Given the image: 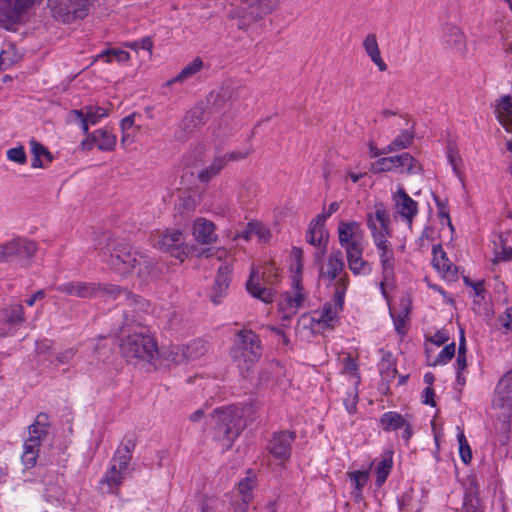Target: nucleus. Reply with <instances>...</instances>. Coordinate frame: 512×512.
Listing matches in <instances>:
<instances>
[{
  "mask_svg": "<svg viewBox=\"0 0 512 512\" xmlns=\"http://www.w3.org/2000/svg\"><path fill=\"white\" fill-rule=\"evenodd\" d=\"M99 256L107 265L120 275H127L138 267L139 276L152 273L153 263L146 255L134 250L132 246L119 239H109L99 251Z\"/></svg>",
  "mask_w": 512,
  "mask_h": 512,
  "instance_id": "nucleus-1",
  "label": "nucleus"
},
{
  "mask_svg": "<svg viewBox=\"0 0 512 512\" xmlns=\"http://www.w3.org/2000/svg\"><path fill=\"white\" fill-rule=\"evenodd\" d=\"M122 336L120 351L128 361L145 362L156 365L159 350L147 326L127 328Z\"/></svg>",
  "mask_w": 512,
  "mask_h": 512,
  "instance_id": "nucleus-2",
  "label": "nucleus"
},
{
  "mask_svg": "<svg viewBox=\"0 0 512 512\" xmlns=\"http://www.w3.org/2000/svg\"><path fill=\"white\" fill-rule=\"evenodd\" d=\"M114 293L110 299L117 301L123 308V321L119 328L120 333H124L127 328H138L146 326V315L150 311V303L139 295L133 294L127 288L114 286Z\"/></svg>",
  "mask_w": 512,
  "mask_h": 512,
  "instance_id": "nucleus-3",
  "label": "nucleus"
},
{
  "mask_svg": "<svg viewBox=\"0 0 512 512\" xmlns=\"http://www.w3.org/2000/svg\"><path fill=\"white\" fill-rule=\"evenodd\" d=\"M262 350L259 336L252 330L242 329L237 333L230 356L243 378L249 376L251 367L261 358Z\"/></svg>",
  "mask_w": 512,
  "mask_h": 512,
  "instance_id": "nucleus-4",
  "label": "nucleus"
},
{
  "mask_svg": "<svg viewBox=\"0 0 512 512\" xmlns=\"http://www.w3.org/2000/svg\"><path fill=\"white\" fill-rule=\"evenodd\" d=\"M254 411V406L249 405L242 409L241 414L234 406L222 407L214 410L216 436L223 442V446L230 448L233 441L245 428L246 422L242 421V415Z\"/></svg>",
  "mask_w": 512,
  "mask_h": 512,
  "instance_id": "nucleus-5",
  "label": "nucleus"
},
{
  "mask_svg": "<svg viewBox=\"0 0 512 512\" xmlns=\"http://www.w3.org/2000/svg\"><path fill=\"white\" fill-rule=\"evenodd\" d=\"M492 408L497 411L496 428L503 433L509 431L512 417V369L498 381L492 398Z\"/></svg>",
  "mask_w": 512,
  "mask_h": 512,
  "instance_id": "nucleus-6",
  "label": "nucleus"
},
{
  "mask_svg": "<svg viewBox=\"0 0 512 512\" xmlns=\"http://www.w3.org/2000/svg\"><path fill=\"white\" fill-rule=\"evenodd\" d=\"M49 416L39 413L28 428L29 437L24 441L22 463L26 468H32L36 464L41 441L48 435Z\"/></svg>",
  "mask_w": 512,
  "mask_h": 512,
  "instance_id": "nucleus-7",
  "label": "nucleus"
},
{
  "mask_svg": "<svg viewBox=\"0 0 512 512\" xmlns=\"http://www.w3.org/2000/svg\"><path fill=\"white\" fill-rule=\"evenodd\" d=\"M114 284H101L97 282L69 281L54 287L57 292L82 299L104 297L110 299L114 293Z\"/></svg>",
  "mask_w": 512,
  "mask_h": 512,
  "instance_id": "nucleus-8",
  "label": "nucleus"
},
{
  "mask_svg": "<svg viewBox=\"0 0 512 512\" xmlns=\"http://www.w3.org/2000/svg\"><path fill=\"white\" fill-rule=\"evenodd\" d=\"M276 276L274 268L270 264L263 267L261 275L255 267H252L250 277L246 283V289L253 297L265 303H271L273 302L275 291L273 288L267 287L266 285L272 284V277Z\"/></svg>",
  "mask_w": 512,
  "mask_h": 512,
  "instance_id": "nucleus-9",
  "label": "nucleus"
},
{
  "mask_svg": "<svg viewBox=\"0 0 512 512\" xmlns=\"http://www.w3.org/2000/svg\"><path fill=\"white\" fill-rule=\"evenodd\" d=\"M37 251L36 242L23 237H16L11 241L0 245V263L18 260L25 262L30 260Z\"/></svg>",
  "mask_w": 512,
  "mask_h": 512,
  "instance_id": "nucleus-10",
  "label": "nucleus"
},
{
  "mask_svg": "<svg viewBox=\"0 0 512 512\" xmlns=\"http://www.w3.org/2000/svg\"><path fill=\"white\" fill-rule=\"evenodd\" d=\"M157 246L160 250L170 253L172 257L181 262L190 253V247L185 243V236L179 230H167L161 234L157 240Z\"/></svg>",
  "mask_w": 512,
  "mask_h": 512,
  "instance_id": "nucleus-11",
  "label": "nucleus"
},
{
  "mask_svg": "<svg viewBox=\"0 0 512 512\" xmlns=\"http://www.w3.org/2000/svg\"><path fill=\"white\" fill-rule=\"evenodd\" d=\"M292 287L293 292H285L282 295V300L279 303V311L281 312V318L284 321L291 320L305 299L303 287L301 286V280L299 277L293 278Z\"/></svg>",
  "mask_w": 512,
  "mask_h": 512,
  "instance_id": "nucleus-12",
  "label": "nucleus"
},
{
  "mask_svg": "<svg viewBox=\"0 0 512 512\" xmlns=\"http://www.w3.org/2000/svg\"><path fill=\"white\" fill-rule=\"evenodd\" d=\"M24 322V307L21 304L6 306L1 311L0 337L13 335Z\"/></svg>",
  "mask_w": 512,
  "mask_h": 512,
  "instance_id": "nucleus-13",
  "label": "nucleus"
},
{
  "mask_svg": "<svg viewBox=\"0 0 512 512\" xmlns=\"http://www.w3.org/2000/svg\"><path fill=\"white\" fill-rule=\"evenodd\" d=\"M296 434L293 431H279L272 434L267 449L280 462H286L291 456L292 443Z\"/></svg>",
  "mask_w": 512,
  "mask_h": 512,
  "instance_id": "nucleus-14",
  "label": "nucleus"
},
{
  "mask_svg": "<svg viewBox=\"0 0 512 512\" xmlns=\"http://www.w3.org/2000/svg\"><path fill=\"white\" fill-rule=\"evenodd\" d=\"M51 9L60 16L69 20L73 18L83 19L90 5V0H48Z\"/></svg>",
  "mask_w": 512,
  "mask_h": 512,
  "instance_id": "nucleus-15",
  "label": "nucleus"
},
{
  "mask_svg": "<svg viewBox=\"0 0 512 512\" xmlns=\"http://www.w3.org/2000/svg\"><path fill=\"white\" fill-rule=\"evenodd\" d=\"M232 268L230 264H222L217 270V275L209 294L210 300L214 304H220L227 295V291L231 281Z\"/></svg>",
  "mask_w": 512,
  "mask_h": 512,
  "instance_id": "nucleus-16",
  "label": "nucleus"
},
{
  "mask_svg": "<svg viewBox=\"0 0 512 512\" xmlns=\"http://www.w3.org/2000/svg\"><path fill=\"white\" fill-rule=\"evenodd\" d=\"M364 231L358 222L341 221L338 226V239L342 248L347 249L350 245L363 244Z\"/></svg>",
  "mask_w": 512,
  "mask_h": 512,
  "instance_id": "nucleus-17",
  "label": "nucleus"
},
{
  "mask_svg": "<svg viewBox=\"0 0 512 512\" xmlns=\"http://www.w3.org/2000/svg\"><path fill=\"white\" fill-rule=\"evenodd\" d=\"M394 202L396 212L411 226L414 217L418 213V203L402 188L394 195Z\"/></svg>",
  "mask_w": 512,
  "mask_h": 512,
  "instance_id": "nucleus-18",
  "label": "nucleus"
},
{
  "mask_svg": "<svg viewBox=\"0 0 512 512\" xmlns=\"http://www.w3.org/2000/svg\"><path fill=\"white\" fill-rule=\"evenodd\" d=\"M343 305L344 302L341 299V293H338L337 296H333L331 301L326 302L319 311L315 312L319 314L317 322L328 328H333L338 321V314L342 311Z\"/></svg>",
  "mask_w": 512,
  "mask_h": 512,
  "instance_id": "nucleus-19",
  "label": "nucleus"
},
{
  "mask_svg": "<svg viewBox=\"0 0 512 512\" xmlns=\"http://www.w3.org/2000/svg\"><path fill=\"white\" fill-rule=\"evenodd\" d=\"M344 267L345 263L342 252L340 250H334L330 253L326 265L320 267L319 278L331 283L341 275Z\"/></svg>",
  "mask_w": 512,
  "mask_h": 512,
  "instance_id": "nucleus-20",
  "label": "nucleus"
},
{
  "mask_svg": "<svg viewBox=\"0 0 512 512\" xmlns=\"http://www.w3.org/2000/svg\"><path fill=\"white\" fill-rule=\"evenodd\" d=\"M329 234L325 227H317L309 224L307 233H306V241L315 247L318 248V251L315 253V260L321 261L322 257L326 252V247L328 244Z\"/></svg>",
  "mask_w": 512,
  "mask_h": 512,
  "instance_id": "nucleus-21",
  "label": "nucleus"
},
{
  "mask_svg": "<svg viewBox=\"0 0 512 512\" xmlns=\"http://www.w3.org/2000/svg\"><path fill=\"white\" fill-rule=\"evenodd\" d=\"M136 447V440L133 435H126L114 453L111 463L127 471L132 459V453Z\"/></svg>",
  "mask_w": 512,
  "mask_h": 512,
  "instance_id": "nucleus-22",
  "label": "nucleus"
},
{
  "mask_svg": "<svg viewBox=\"0 0 512 512\" xmlns=\"http://www.w3.org/2000/svg\"><path fill=\"white\" fill-rule=\"evenodd\" d=\"M193 236L201 244H211L217 239L215 225L204 218H197L193 223Z\"/></svg>",
  "mask_w": 512,
  "mask_h": 512,
  "instance_id": "nucleus-23",
  "label": "nucleus"
},
{
  "mask_svg": "<svg viewBox=\"0 0 512 512\" xmlns=\"http://www.w3.org/2000/svg\"><path fill=\"white\" fill-rule=\"evenodd\" d=\"M207 121L206 112L203 107L195 106L186 113L180 123V129L185 133H191Z\"/></svg>",
  "mask_w": 512,
  "mask_h": 512,
  "instance_id": "nucleus-24",
  "label": "nucleus"
},
{
  "mask_svg": "<svg viewBox=\"0 0 512 512\" xmlns=\"http://www.w3.org/2000/svg\"><path fill=\"white\" fill-rule=\"evenodd\" d=\"M410 313V301L402 297L399 304V310L390 307V315L393 319L395 330L398 334H406V322Z\"/></svg>",
  "mask_w": 512,
  "mask_h": 512,
  "instance_id": "nucleus-25",
  "label": "nucleus"
},
{
  "mask_svg": "<svg viewBox=\"0 0 512 512\" xmlns=\"http://www.w3.org/2000/svg\"><path fill=\"white\" fill-rule=\"evenodd\" d=\"M433 265L443 273V276L450 279L455 275V270L450 260L447 258L445 251L440 244L432 247Z\"/></svg>",
  "mask_w": 512,
  "mask_h": 512,
  "instance_id": "nucleus-26",
  "label": "nucleus"
},
{
  "mask_svg": "<svg viewBox=\"0 0 512 512\" xmlns=\"http://www.w3.org/2000/svg\"><path fill=\"white\" fill-rule=\"evenodd\" d=\"M247 11L254 21L270 14L277 6L276 0H247Z\"/></svg>",
  "mask_w": 512,
  "mask_h": 512,
  "instance_id": "nucleus-27",
  "label": "nucleus"
},
{
  "mask_svg": "<svg viewBox=\"0 0 512 512\" xmlns=\"http://www.w3.org/2000/svg\"><path fill=\"white\" fill-rule=\"evenodd\" d=\"M444 42L457 52L465 50V37L461 30L454 25H445L443 28Z\"/></svg>",
  "mask_w": 512,
  "mask_h": 512,
  "instance_id": "nucleus-28",
  "label": "nucleus"
},
{
  "mask_svg": "<svg viewBox=\"0 0 512 512\" xmlns=\"http://www.w3.org/2000/svg\"><path fill=\"white\" fill-rule=\"evenodd\" d=\"M31 152L33 154V158L31 160L32 168H43L45 167V162L50 163L53 160V156L51 152L41 143L36 141L35 139L30 140Z\"/></svg>",
  "mask_w": 512,
  "mask_h": 512,
  "instance_id": "nucleus-29",
  "label": "nucleus"
},
{
  "mask_svg": "<svg viewBox=\"0 0 512 512\" xmlns=\"http://www.w3.org/2000/svg\"><path fill=\"white\" fill-rule=\"evenodd\" d=\"M381 267H382V276L383 280L381 282V291L385 298H387V293L385 291L384 283L389 281L394 276V253L393 250H385L384 252L379 253Z\"/></svg>",
  "mask_w": 512,
  "mask_h": 512,
  "instance_id": "nucleus-30",
  "label": "nucleus"
},
{
  "mask_svg": "<svg viewBox=\"0 0 512 512\" xmlns=\"http://www.w3.org/2000/svg\"><path fill=\"white\" fill-rule=\"evenodd\" d=\"M363 46L371 61L377 65L378 69L380 71L387 70V65L381 58L379 46L374 34H369L366 36L363 42Z\"/></svg>",
  "mask_w": 512,
  "mask_h": 512,
  "instance_id": "nucleus-31",
  "label": "nucleus"
},
{
  "mask_svg": "<svg viewBox=\"0 0 512 512\" xmlns=\"http://www.w3.org/2000/svg\"><path fill=\"white\" fill-rule=\"evenodd\" d=\"M397 172L406 174H417L421 171L420 163L407 152L395 155Z\"/></svg>",
  "mask_w": 512,
  "mask_h": 512,
  "instance_id": "nucleus-32",
  "label": "nucleus"
},
{
  "mask_svg": "<svg viewBox=\"0 0 512 512\" xmlns=\"http://www.w3.org/2000/svg\"><path fill=\"white\" fill-rule=\"evenodd\" d=\"M367 226L372 233L374 244L380 252L385 250H392L389 241L386 236L389 234V230H378V226L375 224L374 219L371 215L367 216Z\"/></svg>",
  "mask_w": 512,
  "mask_h": 512,
  "instance_id": "nucleus-33",
  "label": "nucleus"
},
{
  "mask_svg": "<svg viewBox=\"0 0 512 512\" xmlns=\"http://www.w3.org/2000/svg\"><path fill=\"white\" fill-rule=\"evenodd\" d=\"M126 472L127 471L125 469L119 468L116 464L111 463L110 468L104 474L101 483L108 486V492H112L122 484L125 479Z\"/></svg>",
  "mask_w": 512,
  "mask_h": 512,
  "instance_id": "nucleus-34",
  "label": "nucleus"
},
{
  "mask_svg": "<svg viewBox=\"0 0 512 512\" xmlns=\"http://www.w3.org/2000/svg\"><path fill=\"white\" fill-rule=\"evenodd\" d=\"M495 113L504 127L512 124V98L508 95L501 97L497 101Z\"/></svg>",
  "mask_w": 512,
  "mask_h": 512,
  "instance_id": "nucleus-35",
  "label": "nucleus"
},
{
  "mask_svg": "<svg viewBox=\"0 0 512 512\" xmlns=\"http://www.w3.org/2000/svg\"><path fill=\"white\" fill-rule=\"evenodd\" d=\"M405 422V418L401 414L394 411L385 412L379 419L380 427L385 432L401 429L404 427Z\"/></svg>",
  "mask_w": 512,
  "mask_h": 512,
  "instance_id": "nucleus-36",
  "label": "nucleus"
},
{
  "mask_svg": "<svg viewBox=\"0 0 512 512\" xmlns=\"http://www.w3.org/2000/svg\"><path fill=\"white\" fill-rule=\"evenodd\" d=\"M393 453L387 451L384 453L382 459L376 467V479L375 484L377 487H381L387 480L393 466Z\"/></svg>",
  "mask_w": 512,
  "mask_h": 512,
  "instance_id": "nucleus-37",
  "label": "nucleus"
},
{
  "mask_svg": "<svg viewBox=\"0 0 512 512\" xmlns=\"http://www.w3.org/2000/svg\"><path fill=\"white\" fill-rule=\"evenodd\" d=\"M89 137L96 142L101 151H111L116 145V137L105 129H98L91 133Z\"/></svg>",
  "mask_w": 512,
  "mask_h": 512,
  "instance_id": "nucleus-38",
  "label": "nucleus"
},
{
  "mask_svg": "<svg viewBox=\"0 0 512 512\" xmlns=\"http://www.w3.org/2000/svg\"><path fill=\"white\" fill-rule=\"evenodd\" d=\"M203 68V61L200 57H196L192 62L188 63L180 73L172 80L168 81V85L176 82H184L185 80L193 77Z\"/></svg>",
  "mask_w": 512,
  "mask_h": 512,
  "instance_id": "nucleus-39",
  "label": "nucleus"
},
{
  "mask_svg": "<svg viewBox=\"0 0 512 512\" xmlns=\"http://www.w3.org/2000/svg\"><path fill=\"white\" fill-rule=\"evenodd\" d=\"M414 139V131L404 129L401 130L399 135L389 144L386 146V151H399L402 149H406L410 147Z\"/></svg>",
  "mask_w": 512,
  "mask_h": 512,
  "instance_id": "nucleus-40",
  "label": "nucleus"
},
{
  "mask_svg": "<svg viewBox=\"0 0 512 512\" xmlns=\"http://www.w3.org/2000/svg\"><path fill=\"white\" fill-rule=\"evenodd\" d=\"M227 164V159L224 156H218L214 159L212 164L208 167L203 169L199 173V178L202 182H208L212 177L217 175Z\"/></svg>",
  "mask_w": 512,
  "mask_h": 512,
  "instance_id": "nucleus-41",
  "label": "nucleus"
},
{
  "mask_svg": "<svg viewBox=\"0 0 512 512\" xmlns=\"http://www.w3.org/2000/svg\"><path fill=\"white\" fill-rule=\"evenodd\" d=\"M375 224L378 226V230H389V212L383 203H376L374 206V213L370 214Z\"/></svg>",
  "mask_w": 512,
  "mask_h": 512,
  "instance_id": "nucleus-42",
  "label": "nucleus"
},
{
  "mask_svg": "<svg viewBox=\"0 0 512 512\" xmlns=\"http://www.w3.org/2000/svg\"><path fill=\"white\" fill-rule=\"evenodd\" d=\"M97 58L99 60H104L107 63L112 62L113 60L118 63H125L130 59V54L122 49L111 48L101 52Z\"/></svg>",
  "mask_w": 512,
  "mask_h": 512,
  "instance_id": "nucleus-43",
  "label": "nucleus"
},
{
  "mask_svg": "<svg viewBox=\"0 0 512 512\" xmlns=\"http://www.w3.org/2000/svg\"><path fill=\"white\" fill-rule=\"evenodd\" d=\"M256 487V478L254 475L247 476L240 480L238 490L242 497V501L250 503L253 499V489Z\"/></svg>",
  "mask_w": 512,
  "mask_h": 512,
  "instance_id": "nucleus-44",
  "label": "nucleus"
},
{
  "mask_svg": "<svg viewBox=\"0 0 512 512\" xmlns=\"http://www.w3.org/2000/svg\"><path fill=\"white\" fill-rule=\"evenodd\" d=\"M183 351L186 361L195 360L206 352L205 344L202 340H195L187 345H183Z\"/></svg>",
  "mask_w": 512,
  "mask_h": 512,
  "instance_id": "nucleus-45",
  "label": "nucleus"
},
{
  "mask_svg": "<svg viewBox=\"0 0 512 512\" xmlns=\"http://www.w3.org/2000/svg\"><path fill=\"white\" fill-rule=\"evenodd\" d=\"M395 156L383 157L376 160L371 165V171L375 174L383 172H397Z\"/></svg>",
  "mask_w": 512,
  "mask_h": 512,
  "instance_id": "nucleus-46",
  "label": "nucleus"
},
{
  "mask_svg": "<svg viewBox=\"0 0 512 512\" xmlns=\"http://www.w3.org/2000/svg\"><path fill=\"white\" fill-rule=\"evenodd\" d=\"M159 356L163 357L165 361L174 364H181L186 361L183 345L170 346L167 350L159 351Z\"/></svg>",
  "mask_w": 512,
  "mask_h": 512,
  "instance_id": "nucleus-47",
  "label": "nucleus"
},
{
  "mask_svg": "<svg viewBox=\"0 0 512 512\" xmlns=\"http://www.w3.org/2000/svg\"><path fill=\"white\" fill-rule=\"evenodd\" d=\"M81 110L91 125H96L102 118L108 116V110L100 106H85Z\"/></svg>",
  "mask_w": 512,
  "mask_h": 512,
  "instance_id": "nucleus-48",
  "label": "nucleus"
},
{
  "mask_svg": "<svg viewBox=\"0 0 512 512\" xmlns=\"http://www.w3.org/2000/svg\"><path fill=\"white\" fill-rule=\"evenodd\" d=\"M227 99V93L224 91L211 92L207 97V105L212 111H220L224 108Z\"/></svg>",
  "mask_w": 512,
  "mask_h": 512,
  "instance_id": "nucleus-49",
  "label": "nucleus"
},
{
  "mask_svg": "<svg viewBox=\"0 0 512 512\" xmlns=\"http://www.w3.org/2000/svg\"><path fill=\"white\" fill-rule=\"evenodd\" d=\"M350 480L354 485L355 491L353 492L355 496L361 494L363 487L366 485L369 476L365 471H353L349 474Z\"/></svg>",
  "mask_w": 512,
  "mask_h": 512,
  "instance_id": "nucleus-50",
  "label": "nucleus"
},
{
  "mask_svg": "<svg viewBox=\"0 0 512 512\" xmlns=\"http://www.w3.org/2000/svg\"><path fill=\"white\" fill-rule=\"evenodd\" d=\"M433 199L437 206L438 217L440 218L441 223L444 224L446 222L450 229L453 230V225L447 208V202L445 200H442L439 196L435 194H433Z\"/></svg>",
  "mask_w": 512,
  "mask_h": 512,
  "instance_id": "nucleus-51",
  "label": "nucleus"
},
{
  "mask_svg": "<svg viewBox=\"0 0 512 512\" xmlns=\"http://www.w3.org/2000/svg\"><path fill=\"white\" fill-rule=\"evenodd\" d=\"M6 156L8 160L19 165H24L27 162L26 152L22 145L8 149Z\"/></svg>",
  "mask_w": 512,
  "mask_h": 512,
  "instance_id": "nucleus-52",
  "label": "nucleus"
},
{
  "mask_svg": "<svg viewBox=\"0 0 512 512\" xmlns=\"http://www.w3.org/2000/svg\"><path fill=\"white\" fill-rule=\"evenodd\" d=\"M69 119L71 122L77 123L81 127L82 132L85 135L90 134L89 133V125H91V124L87 120V118H85V113L83 110H72L69 113Z\"/></svg>",
  "mask_w": 512,
  "mask_h": 512,
  "instance_id": "nucleus-53",
  "label": "nucleus"
},
{
  "mask_svg": "<svg viewBox=\"0 0 512 512\" xmlns=\"http://www.w3.org/2000/svg\"><path fill=\"white\" fill-rule=\"evenodd\" d=\"M349 269L354 275H368L372 271L371 264L363 259V256L357 261L349 263Z\"/></svg>",
  "mask_w": 512,
  "mask_h": 512,
  "instance_id": "nucleus-54",
  "label": "nucleus"
},
{
  "mask_svg": "<svg viewBox=\"0 0 512 512\" xmlns=\"http://www.w3.org/2000/svg\"><path fill=\"white\" fill-rule=\"evenodd\" d=\"M455 343L452 342L446 345L437 355L433 365H444L448 363L455 355Z\"/></svg>",
  "mask_w": 512,
  "mask_h": 512,
  "instance_id": "nucleus-55",
  "label": "nucleus"
},
{
  "mask_svg": "<svg viewBox=\"0 0 512 512\" xmlns=\"http://www.w3.org/2000/svg\"><path fill=\"white\" fill-rule=\"evenodd\" d=\"M457 438H458V442H459V453H460L461 460L465 464H467L472 459L471 448H470V446H469V444H468V442L466 440V437L463 434V432H460L457 435Z\"/></svg>",
  "mask_w": 512,
  "mask_h": 512,
  "instance_id": "nucleus-56",
  "label": "nucleus"
},
{
  "mask_svg": "<svg viewBox=\"0 0 512 512\" xmlns=\"http://www.w3.org/2000/svg\"><path fill=\"white\" fill-rule=\"evenodd\" d=\"M134 126V115H128L125 118L121 120L120 127L123 133L121 142L127 143L132 142L133 140L130 139V133L129 130H131Z\"/></svg>",
  "mask_w": 512,
  "mask_h": 512,
  "instance_id": "nucleus-57",
  "label": "nucleus"
},
{
  "mask_svg": "<svg viewBox=\"0 0 512 512\" xmlns=\"http://www.w3.org/2000/svg\"><path fill=\"white\" fill-rule=\"evenodd\" d=\"M345 252H346L347 262L349 264V263L357 261L359 258H361L363 256L364 246H363V244L350 245V247H347V249H345Z\"/></svg>",
  "mask_w": 512,
  "mask_h": 512,
  "instance_id": "nucleus-58",
  "label": "nucleus"
},
{
  "mask_svg": "<svg viewBox=\"0 0 512 512\" xmlns=\"http://www.w3.org/2000/svg\"><path fill=\"white\" fill-rule=\"evenodd\" d=\"M349 286V278L346 273H344L342 276H339V278L336 280L335 283V292L333 296H337L338 293H341V299L344 302L345 294L347 291V288Z\"/></svg>",
  "mask_w": 512,
  "mask_h": 512,
  "instance_id": "nucleus-59",
  "label": "nucleus"
},
{
  "mask_svg": "<svg viewBox=\"0 0 512 512\" xmlns=\"http://www.w3.org/2000/svg\"><path fill=\"white\" fill-rule=\"evenodd\" d=\"M128 46L135 51L144 50L148 53H151L153 42L150 37H144L141 40L128 44Z\"/></svg>",
  "mask_w": 512,
  "mask_h": 512,
  "instance_id": "nucleus-60",
  "label": "nucleus"
},
{
  "mask_svg": "<svg viewBox=\"0 0 512 512\" xmlns=\"http://www.w3.org/2000/svg\"><path fill=\"white\" fill-rule=\"evenodd\" d=\"M253 149L251 147V145L245 149L244 151H232L230 153H227L225 155H223L224 157H226L227 159V163L229 161H239V160H242L244 158H246L250 153H252Z\"/></svg>",
  "mask_w": 512,
  "mask_h": 512,
  "instance_id": "nucleus-61",
  "label": "nucleus"
},
{
  "mask_svg": "<svg viewBox=\"0 0 512 512\" xmlns=\"http://www.w3.org/2000/svg\"><path fill=\"white\" fill-rule=\"evenodd\" d=\"M252 21H254V20L251 17V15L249 14V11L245 10V11H243V15L236 19L235 25L240 30H247L250 25V22H252Z\"/></svg>",
  "mask_w": 512,
  "mask_h": 512,
  "instance_id": "nucleus-62",
  "label": "nucleus"
},
{
  "mask_svg": "<svg viewBox=\"0 0 512 512\" xmlns=\"http://www.w3.org/2000/svg\"><path fill=\"white\" fill-rule=\"evenodd\" d=\"M256 230H262V225L257 222H251L247 225L246 229L239 234V237L250 240Z\"/></svg>",
  "mask_w": 512,
  "mask_h": 512,
  "instance_id": "nucleus-63",
  "label": "nucleus"
},
{
  "mask_svg": "<svg viewBox=\"0 0 512 512\" xmlns=\"http://www.w3.org/2000/svg\"><path fill=\"white\" fill-rule=\"evenodd\" d=\"M499 321L506 330L512 331V307L506 309L504 314L500 316Z\"/></svg>",
  "mask_w": 512,
  "mask_h": 512,
  "instance_id": "nucleus-64",
  "label": "nucleus"
}]
</instances>
